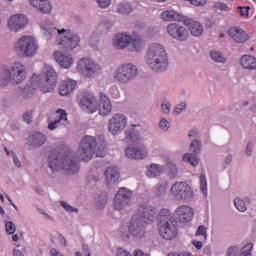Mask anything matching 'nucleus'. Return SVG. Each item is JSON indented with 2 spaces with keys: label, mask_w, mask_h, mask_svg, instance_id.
Returning <instances> with one entry per match:
<instances>
[{
  "label": "nucleus",
  "mask_w": 256,
  "mask_h": 256,
  "mask_svg": "<svg viewBox=\"0 0 256 256\" xmlns=\"http://www.w3.org/2000/svg\"><path fill=\"white\" fill-rule=\"evenodd\" d=\"M48 167L53 173L64 171L66 175H77L79 173V160L70 150L52 152L48 157Z\"/></svg>",
  "instance_id": "f257e3e1"
},
{
  "label": "nucleus",
  "mask_w": 256,
  "mask_h": 256,
  "mask_svg": "<svg viewBox=\"0 0 256 256\" xmlns=\"http://www.w3.org/2000/svg\"><path fill=\"white\" fill-rule=\"evenodd\" d=\"M41 29L46 41L58 35L60 39L58 45H61L64 49H75V47L79 46L81 41L77 33L65 28L56 29L55 26L51 24H41Z\"/></svg>",
  "instance_id": "f03ea898"
},
{
  "label": "nucleus",
  "mask_w": 256,
  "mask_h": 256,
  "mask_svg": "<svg viewBox=\"0 0 256 256\" xmlns=\"http://www.w3.org/2000/svg\"><path fill=\"white\" fill-rule=\"evenodd\" d=\"M146 65L154 71V73H163L169 67V55L165 46L159 43H152L146 54Z\"/></svg>",
  "instance_id": "7ed1b4c3"
},
{
  "label": "nucleus",
  "mask_w": 256,
  "mask_h": 256,
  "mask_svg": "<svg viewBox=\"0 0 256 256\" xmlns=\"http://www.w3.org/2000/svg\"><path fill=\"white\" fill-rule=\"evenodd\" d=\"M179 222L177 218L173 216L171 210L161 209L158 214V229L161 237L171 241L177 237L179 233Z\"/></svg>",
  "instance_id": "20e7f679"
},
{
  "label": "nucleus",
  "mask_w": 256,
  "mask_h": 256,
  "mask_svg": "<svg viewBox=\"0 0 256 256\" xmlns=\"http://www.w3.org/2000/svg\"><path fill=\"white\" fill-rule=\"evenodd\" d=\"M32 83H36L42 93H51L57 85V72L52 67H47L41 74L32 76Z\"/></svg>",
  "instance_id": "39448f33"
},
{
  "label": "nucleus",
  "mask_w": 256,
  "mask_h": 256,
  "mask_svg": "<svg viewBox=\"0 0 256 256\" xmlns=\"http://www.w3.org/2000/svg\"><path fill=\"white\" fill-rule=\"evenodd\" d=\"M170 193L176 201L183 203H191L195 199V192L187 182H175L170 188Z\"/></svg>",
  "instance_id": "423d86ee"
},
{
  "label": "nucleus",
  "mask_w": 256,
  "mask_h": 256,
  "mask_svg": "<svg viewBox=\"0 0 256 256\" xmlns=\"http://www.w3.org/2000/svg\"><path fill=\"white\" fill-rule=\"evenodd\" d=\"M25 77H27V71L21 62L14 63L10 70L1 74V79L6 83H11V85H20L25 81Z\"/></svg>",
  "instance_id": "0eeeda50"
},
{
  "label": "nucleus",
  "mask_w": 256,
  "mask_h": 256,
  "mask_svg": "<svg viewBox=\"0 0 256 256\" xmlns=\"http://www.w3.org/2000/svg\"><path fill=\"white\" fill-rule=\"evenodd\" d=\"M14 49L18 55H22L23 57H33V55L37 53L39 46H37L35 38L26 35L18 39L14 45Z\"/></svg>",
  "instance_id": "6e6552de"
},
{
  "label": "nucleus",
  "mask_w": 256,
  "mask_h": 256,
  "mask_svg": "<svg viewBox=\"0 0 256 256\" xmlns=\"http://www.w3.org/2000/svg\"><path fill=\"white\" fill-rule=\"evenodd\" d=\"M139 75V69L133 63H124L120 65L113 73L114 81L118 83H129Z\"/></svg>",
  "instance_id": "1a4fd4ad"
},
{
  "label": "nucleus",
  "mask_w": 256,
  "mask_h": 256,
  "mask_svg": "<svg viewBox=\"0 0 256 256\" xmlns=\"http://www.w3.org/2000/svg\"><path fill=\"white\" fill-rule=\"evenodd\" d=\"M95 151H97V138L91 135H85L79 143V157L84 161H91L95 155Z\"/></svg>",
  "instance_id": "9d476101"
},
{
  "label": "nucleus",
  "mask_w": 256,
  "mask_h": 256,
  "mask_svg": "<svg viewBox=\"0 0 256 256\" xmlns=\"http://www.w3.org/2000/svg\"><path fill=\"white\" fill-rule=\"evenodd\" d=\"M132 199L133 191L126 187L119 188L113 201L115 211H125L131 205Z\"/></svg>",
  "instance_id": "9b49d317"
},
{
  "label": "nucleus",
  "mask_w": 256,
  "mask_h": 256,
  "mask_svg": "<svg viewBox=\"0 0 256 256\" xmlns=\"http://www.w3.org/2000/svg\"><path fill=\"white\" fill-rule=\"evenodd\" d=\"M78 71L88 79H95V75L101 71V66L89 58H82L78 62Z\"/></svg>",
  "instance_id": "f8f14e48"
},
{
  "label": "nucleus",
  "mask_w": 256,
  "mask_h": 256,
  "mask_svg": "<svg viewBox=\"0 0 256 256\" xmlns=\"http://www.w3.org/2000/svg\"><path fill=\"white\" fill-rule=\"evenodd\" d=\"M155 215H157V209L155 207L148 204H141L133 217L146 225H151L155 221Z\"/></svg>",
  "instance_id": "ddd939ff"
},
{
  "label": "nucleus",
  "mask_w": 256,
  "mask_h": 256,
  "mask_svg": "<svg viewBox=\"0 0 256 256\" xmlns=\"http://www.w3.org/2000/svg\"><path fill=\"white\" fill-rule=\"evenodd\" d=\"M147 225L145 222L139 220V218L132 216L128 225V232L135 239H143V237H147Z\"/></svg>",
  "instance_id": "4468645a"
},
{
  "label": "nucleus",
  "mask_w": 256,
  "mask_h": 256,
  "mask_svg": "<svg viewBox=\"0 0 256 256\" xmlns=\"http://www.w3.org/2000/svg\"><path fill=\"white\" fill-rule=\"evenodd\" d=\"M127 127V116L115 114L108 121V131L111 135H119Z\"/></svg>",
  "instance_id": "2eb2a0df"
},
{
  "label": "nucleus",
  "mask_w": 256,
  "mask_h": 256,
  "mask_svg": "<svg viewBox=\"0 0 256 256\" xmlns=\"http://www.w3.org/2000/svg\"><path fill=\"white\" fill-rule=\"evenodd\" d=\"M167 33L176 41L185 42L189 39V31L178 23H171L167 26Z\"/></svg>",
  "instance_id": "dca6fc26"
},
{
  "label": "nucleus",
  "mask_w": 256,
  "mask_h": 256,
  "mask_svg": "<svg viewBox=\"0 0 256 256\" xmlns=\"http://www.w3.org/2000/svg\"><path fill=\"white\" fill-rule=\"evenodd\" d=\"M80 107L88 113H95L99 108L97 98L91 92H83L80 96Z\"/></svg>",
  "instance_id": "f3484780"
},
{
  "label": "nucleus",
  "mask_w": 256,
  "mask_h": 256,
  "mask_svg": "<svg viewBox=\"0 0 256 256\" xmlns=\"http://www.w3.org/2000/svg\"><path fill=\"white\" fill-rule=\"evenodd\" d=\"M27 23V17L25 15L16 14L10 17L8 21V28L10 31L17 33V31L25 29Z\"/></svg>",
  "instance_id": "a211bd4d"
},
{
  "label": "nucleus",
  "mask_w": 256,
  "mask_h": 256,
  "mask_svg": "<svg viewBox=\"0 0 256 256\" xmlns=\"http://www.w3.org/2000/svg\"><path fill=\"white\" fill-rule=\"evenodd\" d=\"M175 214L180 223L187 224L193 219L195 212L193 211V208L187 205H182L175 210Z\"/></svg>",
  "instance_id": "6ab92c4d"
},
{
  "label": "nucleus",
  "mask_w": 256,
  "mask_h": 256,
  "mask_svg": "<svg viewBox=\"0 0 256 256\" xmlns=\"http://www.w3.org/2000/svg\"><path fill=\"white\" fill-rule=\"evenodd\" d=\"M47 143V136L42 132H34L28 137V145L32 149H39Z\"/></svg>",
  "instance_id": "aec40b11"
},
{
  "label": "nucleus",
  "mask_w": 256,
  "mask_h": 256,
  "mask_svg": "<svg viewBox=\"0 0 256 256\" xmlns=\"http://www.w3.org/2000/svg\"><path fill=\"white\" fill-rule=\"evenodd\" d=\"M147 155H149V152L145 147L129 146L126 148V157H128V159L141 160V159H145Z\"/></svg>",
  "instance_id": "412c9836"
},
{
  "label": "nucleus",
  "mask_w": 256,
  "mask_h": 256,
  "mask_svg": "<svg viewBox=\"0 0 256 256\" xmlns=\"http://www.w3.org/2000/svg\"><path fill=\"white\" fill-rule=\"evenodd\" d=\"M228 34L235 43H245V41H248L249 39V35L247 34V32L237 27H231L228 30Z\"/></svg>",
  "instance_id": "4be33fe9"
},
{
  "label": "nucleus",
  "mask_w": 256,
  "mask_h": 256,
  "mask_svg": "<svg viewBox=\"0 0 256 256\" xmlns=\"http://www.w3.org/2000/svg\"><path fill=\"white\" fill-rule=\"evenodd\" d=\"M184 25L188 27L193 37H201V35H203V25H201V23L193 19L185 18Z\"/></svg>",
  "instance_id": "5701e85b"
},
{
  "label": "nucleus",
  "mask_w": 256,
  "mask_h": 256,
  "mask_svg": "<svg viewBox=\"0 0 256 256\" xmlns=\"http://www.w3.org/2000/svg\"><path fill=\"white\" fill-rule=\"evenodd\" d=\"M99 97H100L99 112H100V115L105 117V115H109V113L113 111V105L111 104V100L107 98V95H105V93L101 92L99 94Z\"/></svg>",
  "instance_id": "b1692460"
},
{
  "label": "nucleus",
  "mask_w": 256,
  "mask_h": 256,
  "mask_svg": "<svg viewBox=\"0 0 256 256\" xmlns=\"http://www.w3.org/2000/svg\"><path fill=\"white\" fill-rule=\"evenodd\" d=\"M54 57L58 65L62 67V69H69L71 65H73V56L66 55L63 52H55Z\"/></svg>",
  "instance_id": "393cba45"
},
{
  "label": "nucleus",
  "mask_w": 256,
  "mask_h": 256,
  "mask_svg": "<svg viewBox=\"0 0 256 256\" xmlns=\"http://www.w3.org/2000/svg\"><path fill=\"white\" fill-rule=\"evenodd\" d=\"M77 87V82L75 80H64L60 84L59 94L61 97H67L75 91Z\"/></svg>",
  "instance_id": "a878e982"
},
{
  "label": "nucleus",
  "mask_w": 256,
  "mask_h": 256,
  "mask_svg": "<svg viewBox=\"0 0 256 256\" xmlns=\"http://www.w3.org/2000/svg\"><path fill=\"white\" fill-rule=\"evenodd\" d=\"M137 125L132 124L130 128L125 131V139L129 143H141L143 138L141 137V132L135 129Z\"/></svg>",
  "instance_id": "bb28decb"
},
{
  "label": "nucleus",
  "mask_w": 256,
  "mask_h": 256,
  "mask_svg": "<svg viewBox=\"0 0 256 256\" xmlns=\"http://www.w3.org/2000/svg\"><path fill=\"white\" fill-rule=\"evenodd\" d=\"M30 4L37 8L40 13H44L49 15L51 11H53V6H51V2L49 0H30Z\"/></svg>",
  "instance_id": "cd10ccee"
},
{
  "label": "nucleus",
  "mask_w": 256,
  "mask_h": 256,
  "mask_svg": "<svg viewBox=\"0 0 256 256\" xmlns=\"http://www.w3.org/2000/svg\"><path fill=\"white\" fill-rule=\"evenodd\" d=\"M186 18L187 16L178 13L175 10H165L161 13V19L163 21H181L184 23Z\"/></svg>",
  "instance_id": "c85d7f7f"
},
{
  "label": "nucleus",
  "mask_w": 256,
  "mask_h": 256,
  "mask_svg": "<svg viewBox=\"0 0 256 256\" xmlns=\"http://www.w3.org/2000/svg\"><path fill=\"white\" fill-rule=\"evenodd\" d=\"M104 175L106 177L107 185L109 186L115 185V183L119 181V177H121V174L119 173V168L117 167H108L105 170Z\"/></svg>",
  "instance_id": "c756f323"
},
{
  "label": "nucleus",
  "mask_w": 256,
  "mask_h": 256,
  "mask_svg": "<svg viewBox=\"0 0 256 256\" xmlns=\"http://www.w3.org/2000/svg\"><path fill=\"white\" fill-rule=\"evenodd\" d=\"M113 43L117 49H125L131 43V35L125 33L117 34L113 39Z\"/></svg>",
  "instance_id": "7c9ffc66"
},
{
  "label": "nucleus",
  "mask_w": 256,
  "mask_h": 256,
  "mask_svg": "<svg viewBox=\"0 0 256 256\" xmlns=\"http://www.w3.org/2000/svg\"><path fill=\"white\" fill-rule=\"evenodd\" d=\"M35 89H39V87L37 86L36 82H33V77H31L30 82L26 84V86L20 87V91H22V95L25 97V99L33 97Z\"/></svg>",
  "instance_id": "2f4dec72"
},
{
  "label": "nucleus",
  "mask_w": 256,
  "mask_h": 256,
  "mask_svg": "<svg viewBox=\"0 0 256 256\" xmlns=\"http://www.w3.org/2000/svg\"><path fill=\"white\" fill-rule=\"evenodd\" d=\"M96 157H105L107 155V142H105V136L100 135L97 138V150L95 151Z\"/></svg>",
  "instance_id": "473e14b6"
},
{
  "label": "nucleus",
  "mask_w": 256,
  "mask_h": 256,
  "mask_svg": "<svg viewBox=\"0 0 256 256\" xmlns=\"http://www.w3.org/2000/svg\"><path fill=\"white\" fill-rule=\"evenodd\" d=\"M240 64L242 65L243 69L253 70L256 68V59L250 55H243L240 58Z\"/></svg>",
  "instance_id": "72a5a7b5"
},
{
  "label": "nucleus",
  "mask_w": 256,
  "mask_h": 256,
  "mask_svg": "<svg viewBox=\"0 0 256 256\" xmlns=\"http://www.w3.org/2000/svg\"><path fill=\"white\" fill-rule=\"evenodd\" d=\"M163 171H165V168L163 166L159 164H151L150 166H148L146 175L147 177H150L153 179L155 177H159V175H161Z\"/></svg>",
  "instance_id": "f704fd0d"
},
{
  "label": "nucleus",
  "mask_w": 256,
  "mask_h": 256,
  "mask_svg": "<svg viewBox=\"0 0 256 256\" xmlns=\"http://www.w3.org/2000/svg\"><path fill=\"white\" fill-rule=\"evenodd\" d=\"M210 57L215 63H221L222 65H225V63H227V58H225V55H223V52L221 51H210Z\"/></svg>",
  "instance_id": "c9c22d12"
},
{
  "label": "nucleus",
  "mask_w": 256,
  "mask_h": 256,
  "mask_svg": "<svg viewBox=\"0 0 256 256\" xmlns=\"http://www.w3.org/2000/svg\"><path fill=\"white\" fill-rule=\"evenodd\" d=\"M167 189H169V183L161 182L155 187L154 193L156 197H165L167 195Z\"/></svg>",
  "instance_id": "e433bc0d"
},
{
  "label": "nucleus",
  "mask_w": 256,
  "mask_h": 256,
  "mask_svg": "<svg viewBox=\"0 0 256 256\" xmlns=\"http://www.w3.org/2000/svg\"><path fill=\"white\" fill-rule=\"evenodd\" d=\"M129 45H132L133 47L131 51H141V49H143V39L141 36L131 37Z\"/></svg>",
  "instance_id": "4c0bfd02"
},
{
  "label": "nucleus",
  "mask_w": 256,
  "mask_h": 256,
  "mask_svg": "<svg viewBox=\"0 0 256 256\" xmlns=\"http://www.w3.org/2000/svg\"><path fill=\"white\" fill-rule=\"evenodd\" d=\"M203 147V143L199 139H194L190 143L189 149L191 153H194L196 155H199L201 153V149Z\"/></svg>",
  "instance_id": "58836bf2"
},
{
  "label": "nucleus",
  "mask_w": 256,
  "mask_h": 256,
  "mask_svg": "<svg viewBox=\"0 0 256 256\" xmlns=\"http://www.w3.org/2000/svg\"><path fill=\"white\" fill-rule=\"evenodd\" d=\"M111 27H113V22H111V20L103 19L98 24L97 29L100 33H107Z\"/></svg>",
  "instance_id": "ea45409f"
},
{
  "label": "nucleus",
  "mask_w": 256,
  "mask_h": 256,
  "mask_svg": "<svg viewBox=\"0 0 256 256\" xmlns=\"http://www.w3.org/2000/svg\"><path fill=\"white\" fill-rule=\"evenodd\" d=\"M107 199H109V194L107 192H102L96 201V207L98 209H105V205H107Z\"/></svg>",
  "instance_id": "a19ab883"
},
{
  "label": "nucleus",
  "mask_w": 256,
  "mask_h": 256,
  "mask_svg": "<svg viewBox=\"0 0 256 256\" xmlns=\"http://www.w3.org/2000/svg\"><path fill=\"white\" fill-rule=\"evenodd\" d=\"M133 11V8L128 3H120L117 5V13L120 15H129Z\"/></svg>",
  "instance_id": "79ce46f5"
},
{
  "label": "nucleus",
  "mask_w": 256,
  "mask_h": 256,
  "mask_svg": "<svg viewBox=\"0 0 256 256\" xmlns=\"http://www.w3.org/2000/svg\"><path fill=\"white\" fill-rule=\"evenodd\" d=\"M197 155L199 154H194L191 152L190 154H185L183 159L190 163L192 167H197L199 165V158H197Z\"/></svg>",
  "instance_id": "37998d69"
},
{
  "label": "nucleus",
  "mask_w": 256,
  "mask_h": 256,
  "mask_svg": "<svg viewBox=\"0 0 256 256\" xmlns=\"http://www.w3.org/2000/svg\"><path fill=\"white\" fill-rule=\"evenodd\" d=\"M168 175L171 179H176L179 174V170L177 169V165L173 162L167 163Z\"/></svg>",
  "instance_id": "c03bdc74"
},
{
  "label": "nucleus",
  "mask_w": 256,
  "mask_h": 256,
  "mask_svg": "<svg viewBox=\"0 0 256 256\" xmlns=\"http://www.w3.org/2000/svg\"><path fill=\"white\" fill-rule=\"evenodd\" d=\"M56 113L59 115L56 121L61 125H66L68 118H67V111L63 109H58Z\"/></svg>",
  "instance_id": "a18cd8bd"
},
{
  "label": "nucleus",
  "mask_w": 256,
  "mask_h": 256,
  "mask_svg": "<svg viewBox=\"0 0 256 256\" xmlns=\"http://www.w3.org/2000/svg\"><path fill=\"white\" fill-rule=\"evenodd\" d=\"M234 205L241 213H245V211H247V205H245V201L241 198L234 199Z\"/></svg>",
  "instance_id": "49530a36"
},
{
  "label": "nucleus",
  "mask_w": 256,
  "mask_h": 256,
  "mask_svg": "<svg viewBox=\"0 0 256 256\" xmlns=\"http://www.w3.org/2000/svg\"><path fill=\"white\" fill-rule=\"evenodd\" d=\"M251 251H253V244H246L240 251L238 256H251Z\"/></svg>",
  "instance_id": "de8ad7c7"
},
{
  "label": "nucleus",
  "mask_w": 256,
  "mask_h": 256,
  "mask_svg": "<svg viewBox=\"0 0 256 256\" xmlns=\"http://www.w3.org/2000/svg\"><path fill=\"white\" fill-rule=\"evenodd\" d=\"M200 189L201 192L203 193V195H207V177L205 176V174H201L200 175Z\"/></svg>",
  "instance_id": "09e8293b"
},
{
  "label": "nucleus",
  "mask_w": 256,
  "mask_h": 256,
  "mask_svg": "<svg viewBox=\"0 0 256 256\" xmlns=\"http://www.w3.org/2000/svg\"><path fill=\"white\" fill-rule=\"evenodd\" d=\"M22 119L24 123H26L27 125H31V123H33V110L24 112Z\"/></svg>",
  "instance_id": "8fccbe9b"
},
{
  "label": "nucleus",
  "mask_w": 256,
  "mask_h": 256,
  "mask_svg": "<svg viewBox=\"0 0 256 256\" xmlns=\"http://www.w3.org/2000/svg\"><path fill=\"white\" fill-rule=\"evenodd\" d=\"M5 230L8 235H13L15 234V231H17V228L15 227V223L11 221L5 222Z\"/></svg>",
  "instance_id": "3c124183"
},
{
  "label": "nucleus",
  "mask_w": 256,
  "mask_h": 256,
  "mask_svg": "<svg viewBox=\"0 0 256 256\" xmlns=\"http://www.w3.org/2000/svg\"><path fill=\"white\" fill-rule=\"evenodd\" d=\"M61 207H63V209H65V211H67L68 213H79V209L69 205L67 202L65 201H61L60 202Z\"/></svg>",
  "instance_id": "603ef678"
},
{
  "label": "nucleus",
  "mask_w": 256,
  "mask_h": 256,
  "mask_svg": "<svg viewBox=\"0 0 256 256\" xmlns=\"http://www.w3.org/2000/svg\"><path fill=\"white\" fill-rule=\"evenodd\" d=\"M184 111H187V103L181 102L177 104L174 108V113L181 115Z\"/></svg>",
  "instance_id": "864d4df0"
},
{
  "label": "nucleus",
  "mask_w": 256,
  "mask_h": 256,
  "mask_svg": "<svg viewBox=\"0 0 256 256\" xmlns=\"http://www.w3.org/2000/svg\"><path fill=\"white\" fill-rule=\"evenodd\" d=\"M214 9H217L218 11H230L231 9L226 3L223 2H215L214 3Z\"/></svg>",
  "instance_id": "5fc2aeb1"
},
{
  "label": "nucleus",
  "mask_w": 256,
  "mask_h": 256,
  "mask_svg": "<svg viewBox=\"0 0 256 256\" xmlns=\"http://www.w3.org/2000/svg\"><path fill=\"white\" fill-rule=\"evenodd\" d=\"M199 235H202L204 239H207V227H205L204 225L198 226L195 236L199 237Z\"/></svg>",
  "instance_id": "6e6d98bb"
},
{
  "label": "nucleus",
  "mask_w": 256,
  "mask_h": 256,
  "mask_svg": "<svg viewBox=\"0 0 256 256\" xmlns=\"http://www.w3.org/2000/svg\"><path fill=\"white\" fill-rule=\"evenodd\" d=\"M161 110L165 115H169L171 113V103L164 100L161 104Z\"/></svg>",
  "instance_id": "4d7b16f0"
},
{
  "label": "nucleus",
  "mask_w": 256,
  "mask_h": 256,
  "mask_svg": "<svg viewBox=\"0 0 256 256\" xmlns=\"http://www.w3.org/2000/svg\"><path fill=\"white\" fill-rule=\"evenodd\" d=\"M159 127L162 131H169L170 123L166 118H162L159 122Z\"/></svg>",
  "instance_id": "13d9d810"
},
{
  "label": "nucleus",
  "mask_w": 256,
  "mask_h": 256,
  "mask_svg": "<svg viewBox=\"0 0 256 256\" xmlns=\"http://www.w3.org/2000/svg\"><path fill=\"white\" fill-rule=\"evenodd\" d=\"M239 255V247L230 246L226 252V256H237Z\"/></svg>",
  "instance_id": "bf43d9fd"
},
{
  "label": "nucleus",
  "mask_w": 256,
  "mask_h": 256,
  "mask_svg": "<svg viewBox=\"0 0 256 256\" xmlns=\"http://www.w3.org/2000/svg\"><path fill=\"white\" fill-rule=\"evenodd\" d=\"M191 5H194L195 7H205L207 5V0H186Z\"/></svg>",
  "instance_id": "052dcab7"
},
{
  "label": "nucleus",
  "mask_w": 256,
  "mask_h": 256,
  "mask_svg": "<svg viewBox=\"0 0 256 256\" xmlns=\"http://www.w3.org/2000/svg\"><path fill=\"white\" fill-rule=\"evenodd\" d=\"M100 9H107L111 5V0H95Z\"/></svg>",
  "instance_id": "680f3d73"
},
{
  "label": "nucleus",
  "mask_w": 256,
  "mask_h": 256,
  "mask_svg": "<svg viewBox=\"0 0 256 256\" xmlns=\"http://www.w3.org/2000/svg\"><path fill=\"white\" fill-rule=\"evenodd\" d=\"M237 9H238V13H240V15L242 17H248L249 16V9H251V7H249V6H247V7L239 6Z\"/></svg>",
  "instance_id": "e2e57ef3"
},
{
  "label": "nucleus",
  "mask_w": 256,
  "mask_h": 256,
  "mask_svg": "<svg viewBox=\"0 0 256 256\" xmlns=\"http://www.w3.org/2000/svg\"><path fill=\"white\" fill-rule=\"evenodd\" d=\"M199 136V129L198 128H192L189 132H188V138L189 139H193L195 137Z\"/></svg>",
  "instance_id": "0e129e2a"
},
{
  "label": "nucleus",
  "mask_w": 256,
  "mask_h": 256,
  "mask_svg": "<svg viewBox=\"0 0 256 256\" xmlns=\"http://www.w3.org/2000/svg\"><path fill=\"white\" fill-rule=\"evenodd\" d=\"M245 153L247 157H251L253 155V143L249 142L245 148Z\"/></svg>",
  "instance_id": "69168bd1"
},
{
  "label": "nucleus",
  "mask_w": 256,
  "mask_h": 256,
  "mask_svg": "<svg viewBox=\"0 0 256 256\" xmlns=\"http://www.w3.org/2000/svg\"><path fill=\"white\" fill-rule=\"evenodd\" d=\"M60 125L61 124L57 120H54L48 124V129L50 131H55V129H57Z\"/></svg>",
  "instance_id": "338daca9"
},
{
  "label": "nucleus",
  "mask_w": 256,
  "mask_h": 256,
  "mask_svg": "<svg viewBox=\"0 0 256 256\" xmlns=\"http://www.w3.org/2000/svg\"><path fill=\"white\" fill-rule=\"evenodd\" d=\"M116 256H132L131 253L127 252L123 248H118L116 252Z\"/></svg>",
  "instance_id": "774afa93"
}]
</instances>
